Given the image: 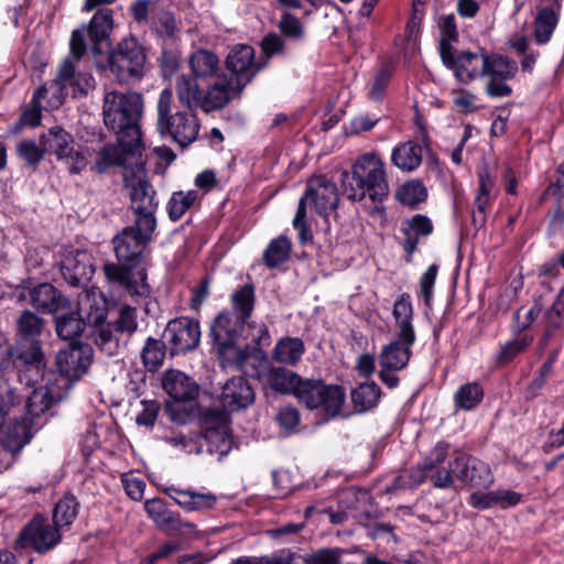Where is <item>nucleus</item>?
<instances>
[{
  "mask_svg": "<svg viewBox=\"0 0 564 564\" xmlns=\"http://www.w3.org/2000/svg\"><path fill=\"white\" fill-rule=\"evenodd\" d=\"M449 446L437 443L430 454L410 471V478L419 485L430 478L437 488L454 487L455 479L476 488H488L494 477L484 462L464 453H457L445 466Z\"/></svg>",
  "mask_w": 564,
  "mask_h": 564,
  "instance_id": "obj_1",
  "label": "nucleus"
},
{
  "mask_svg": "<svg viewBox=\"0 0 564 564\" xmlns=\"http://www.w3.org/2000/svg\"><path fill=\"white\" fill-rule=\"evenodd\" d=\"M147 245L138 232L126 228L113 239L118 263L104 265L108 282L118 285L131 296H148L151 292L145 268L142 265Z\"/></svg>",
  "mask_w": 564,
  "mask_h": 564,
  "instance_id": "obj_2",
  "label": "nucleus"
},
{
  "mask_svg": "<svg viewBox=\"0 0 564 564\" xmlns=\"http://www.w3.org/2000/svg\"><path fill=\"white\" fill-rule=\"evenodd\" d=\"M343 188L348 199L361 202L368 197L373 204L372 215L384 217L382 202L389 195L386 163L376 152L360 155L352 164L351 173L344 174Z\"/></svg>",
  "mask_w": 564,
  "mask_h": 564,
  "instance_id": "obj_3",
  "label": "nucleus"
},
{
  "mask_svg": "<svg viewBox=\"0 0 564 564\" xmlns=\"http://www.w3.org/2000/svg\"><path fill=\"white\" fill-rule=\"evenodd\" d=\"M13 392L7 383L0 384V448L6 456L19 453L32 440L34 417L50 406L47 392L34 390L28 400V415L21 419L8 420L7 405L13 403Z\"/></svg>",
  "mask_w": 564,
  "mask_h": 564,
  "instance_id": "obj_4",
  "label": "nucleus"
},
{
  "mask_svg": "<svg viewBox=\"0 0 564 564\" xmlns=\"http://www.w3.org/2000/svg\"><path fill=\"white\" fill-rule=\"evenodd\" d=\"M142 113V96L138 93L106 91L102 117L106 127L118 134V141L128 150L141 143L138 121Z\"/></svg>",
  "mask_w": 564,
  "mask_h": 564,
  "instance_id": "obj_5",
  "label": "nucleus"
},
{
  "mask_svg": "<svg viewBox=\"0 0 564 564\" xmlns=\"http://www.w3.org/2000/svg\"><path fill=\"white\" fill-rule=\"evenodd\" d=\"M392 315L395 323L397 339L386 345L380 355L381 368L391 371L403 369L411 358V347L416 340L413 325L414 310L411 296L403 293L393 305Z\"/></svg>",
  "mask_w": 564,
  "mask_h": 564,
  "instance_id": "obj_6",
  "label": "nucleus"
},
{
  "mask_svg": "<svg viewBox=\"0 0 564 564\" xmlns=\"http://www.w3.org/2000/svg\"><path fill=\"white\" fill-rule=\"evenodd\" d=\"M85 52L83 31H73L70 54L62 64L57 77L48 85L51 88L50 107L58 108L68 94L85 95L95 88V79L89 73L77 72V63Z\"/></svg>",
  "mask_w": 564,
  "mask_h": 564,
  "instance_id": "obj_7",
  "label": "nucleus"
},
{
  "mask_svg": "<svg viewBox=\"0 0 564 564\" xmlns=\"http://www.w3.org/2000/svg\"><path fill=\"white\" fill-rule=\"evenodd\" d=\"M173 91L164 88L158 100V129L162 135H169L181 147H186L196 140L199 123L194 110H178L171 113Z\"/></svg>",
  "mask_w": 564,
  "mask_h": 564,
  "instance_id": "obj_8",
  "label": "nucleus"
},
{
  "mask_svg": "<svg viewBox=\"0 0 564 564\" xmlns=\"http://www.w3.org/2000/svg\"><path fill=\"white\" fill-rule=\"evenodd\" d=\"M338 202L337 186L326 176L319 175L308 181L305 195L300 199L293 219V226L299 231V238L302 242L310 239V231L305 224L306 205H311L319 215H327L337 208Z\"/></svg>",
  "mask_w": 564,
  "mask_h": 564,
  "instance_id": "obj_9",
  "label": "nucleus"
},
{
  "mask_svg": "<svg viewBox=\"0 0 564 564\" xmlns=\"http://www.w3.org/2000/svg\"><path fill=\"white\" fill-rule=\"evenodd\" d=\"M44 321L31 311H23L17 321V360L40 371L45 366L41 336Z\"/></svg>",
  "mask_w": 564,
  "mask_h": 564,
  "instance_id": "obj_10",
  "label": "nucleus"
},
{
  "mask_svg": "<svg viewBox=\"0 0 564 564\" xmlns=\"http://www.w3.org/2000/svg\"><path fill=\"white\" fill-rule=\"evenodd\" d=\"M145 53L140 43L133 39H124L116 51L111 52L107 58V66L96 59L98 69L107 67L116 76L119 83H130L140 79L145 70Z\"/></svg>",
  "mask_w": 564,
  "mask_h": 564,
  "instance_id": "obj_11",
  "label": "nucleus"
},
{
  "mask_svg": "<svg viewBox=\"0 0 564 564\" xmlns=\"http://www.w3.org/2000/svg\"><path fill=\"white\" fill-rule=\"evenodd\" d=\"M294 397L307 409H319L329 417L340 414L345 402V393L339 386L312 378H302Z\"/></svg>",
  "mask_w": 564,
  "mask_h": 564,
  "instance_id": "obj_12",
  "label": "nucleus"
},
{
  "mask_svg": "<svg viewBox=\"0 0 564 564\" xmlns=\"http://www.w3.org/2000/svg\"><path fill=\"white\" fill-rule=\"evenodd\" d=\"M440 54L443 64L453 70L455 78L460 84H468L482 77L484 66L486 65V54L482 52L463 51L457 53L449 42L441 40Z\"/></svg>",
  "mask_w": 564,
  "mask_h": 564,
  "instance_id": "obj_13",
  "label": "nucleus"
},
{
  "mask_svg": "<svg viewBox=\"0 0 564 564\" xmlns=\"http://www.w3.org/2000/svg\"><path fill=\"white\" fill-rule=\"evenodd\" d=\"M485 64L482 77L487 78L486 93L488 96L492 98L510 96L512 89L507 82L516 76L517 63L500 54H486Z\"/></svg>",
  "mask_w": 564,
  "mask_h": 564,
  "instance_id": "obj_14",
  "label": "nucleus"
},
{
  "mask_svg": "<svg viewBox=\"0 0 564 564\" xmlns=\"http://www.w3.org/2000/svg\"><path fill=\"white\" fill-rule=\"evenodd\" d=\"M246 319L240 318L232 312H221L215 318L210 332L218 345L220 355L240 360L242 350L237 340L243 329Z\"/></svg>",
  "mask_w": 564,
  "mask_h": 564,
  "instance_id": "obj_15",
  "label": "nucleus"
},
{
  "mask_svg": "<svg viewBox=\"0 0 564 564\" xmlns=\"http://www.w3.org/2000/svg\"><path fill=\"white\" fill-rule=\"evenodd\" d=\"M254 376L265 387L272 391L284 394L295 395L296 389L303 377L297 372L282 366H273L263 360L256 369Z\"/></svg>",
  "mask_w": 564,
  "mask_h": 564,
  "instance_id": "obj_16",
  "label": "nucleus"
},
{
  "mask_svg": "<svg viewBox=\"0 0 564 564\" xmlns=\"http://www.w3.org/2000/svg\"><path fill=\"white\" fill-rule=\"evenodd\" d=\"M254 55L253 47L247 44L235 45L227 55L226 66L232 73L230 78L242 84V88L265 64Z\"/></svg>",
  "mask_w": 564,
  "mask_h": 564,
  "instance_id": "obj_17",
  "label": "nucleus"
},
{
  "mask_svg": "<svg viewBox=\"0 0 564 564\" xmlns=\"http://www.w3.org/2000/svg\"><path fill=\"white\" fill-rule=\"evenodd\" d=\"M93 349L89 345L69 343L58 350L56 366L62 376L77 380L85 375L91 364Z\"/></svg>",
  "mask_w": 564,
  "mask_h": 564,
  "instance_id": "obj_18",
  "label": "nucleus"
},
{
  "mask_svg": "<svg viewBox=\"0 0 564 564\" xmlns=\"http://www.w3.org/2000/svg\"><path fill=\"white\" fill-rule=\"evenodd\" d=\"M126 187L130 191L129 196L134 212L156 209L158 203L154 200V191L150 185L145 170L137 164L132 169H126L123 173Z\"/></svg>",
  "mask_w": 564,
  "mask_h": 564,
  "instance_id": "obj_19",
  "label": "nucleus"
},
{
  "mask_svg": "<svg viewBox=\"0 0 564 564\" xmlns=\"http://www.w3.org/2000/svg\"><path fill=\"white\" fill-rule=\"evenodd\" d=\"M164 334L174 354L186 352L199 344V323L189 317H178L169 322Z\"/></svg>",
  "mask_w": 564,
  "mask_h": 564,
  "instance_id": "obj_20",
  "label": "nucleus"
},
{
  "mask_svg": "<svg viewBox=\"0 0 564 564\" xmlns=\"http://www.w3.org/2000/svg\"><path fill=\"white\" fill-rule=\"evenodd\" d=\"M112 12L109 9L98 10L87 28L79 29L83 31V40L87 34L90 43L91 53L97 58L107 53L110 47L109 35L112 30ZM86 45V43L84 42Z\"/></svg>",
  "mask_w": 564,
  "mask_h": 564,
  "instance_id": "obj_21",
  "label": "nucleus"
},
{
  "mask_svg": "<svg viewBox=\"0 0 564 564\" xmlns=\"http://www.w3.org/2000/svg\"><path fill=\"white\" fill-rule=\"evenodd\" d=\"M61 271L70 285H82L94 274L93 257L86 250H69L61 261Z\"/></svg>",
  "mask_w": 564,
  "mask_h": 564,
  "instance_id": "obj_22",
  "label": "nucleus"
},
{
  "mask_svg": "<svg viewBox=\"0 0 564 564\" xmlns=\"http://www.w3.org/2000/svg\"><path fill=\"white\" fill-rule=\"evenodd\" d=\"M30 302L37 311L54 315L70 308L69 301L50 283L34 286L30 291Z\"/></svg>",
  "mask_w": 564,
  "mask_h": 564,
  "instance_id": "obj_23",
  "label": "nucleus"
},
{
  "mask_svg": "<svg viewBox=\"0 0 564 564\" xmlns=\"http://www.w3.org/2000/svg\"><path fill=\"white\" fill-rule=\"evenodd\" d=\"M203 438L210 454H218L219 458L226 456L232 447V438L229 433L226 416L219 414L215 422L207 417L205 420Z\"/></svg>",
  "mask_w": 564,
  "mask_h": 564,
  "instance_id": "obj_24",
  "label": "nucleus"
},
{
  "mask_svg": "<svg viewBox=\"0 0 564 564\" xmlns=\"http://www.w3.org/2000/svg\"><path fill=\"white\" fill-rule=\"evenodd\" d=\"M162 388L175 402L193 401L199 392L198 384L191 377L174 369L163 373Z\"/></svg>",
  "mask_w": 564,
  "mask_h": 564,
  "instance_id": "obj_25",
  "label": "nucleus"
},
{
  "mask_svg": "<svg viewBox=\"0 0 564 564\" xmlns=\"http://www.w3.org/2000/svg\"><path fill=\"white\" fill-rule=\"evenodd\" d=\"M242 89V84H237L232 78L217 76L215 83L202 94L200 108L206 112L220 109L229 102L231 94H239Z\"/></svg>",
  "mask_w": 564,
  "mask_h": 564,
  "instance_id": "obj_26",
  "label": "nucleus"
},
{
  "mask_svg": "<svg viewBox=\"0 0 564 564\" xmlns=\"http://www.w3.org/2000/svg\"><path fill=\"white\" fill-rule=\"evenodd\" d=\"M253 399V390L243 377L231 378L223 387L221 403L227 411L247 408Z\"/></svg>",
  "mask_w": 564,
  "mask_h": 564,
  "instance_id": "obj_27",
  "label": "nucleus"
},
{
  "mask_svg": "<svg viewBox=\"0 0 564 564\" xmlns=\"http://www.w3.org/2000/svg\"><path fill=\"white\" fill-rule=\"evenodd\" d=\"M76 315L85 323L99 325L107 316L105 300L95 291H84L78 295Z\"/></svg>",
  "mask_w": 564,
  "mask_h": 564,
  "instance_id": "obj_28",
  "label": "nucleus"
},
{
  "mask_svg": "<svg viewBox=\"0 0 564 564\" xmlns=\"http://www.w3.org/2000/svg\"><path fill=\"white\" fill-rule=\"evenodd\" d=\"M305 354L304 341L300 337L284 336L280 338L271 352V359L280 366L295 367Z\"/></svg>",
  "mask_w": 564,
  "mask_h": 564,
  "instance_id": "obj_29",
  "label": "nucleus"
},
{
  "mask_svg": "<svg viewBox=\"0 0 564 564\" xmlns=\"http://www.w3.org/2000/svg\"><path fill=\"white\" fill-rule=\"evenodd\" d=\"M59 531H21L17 549L45 553L61 542Z\"/></svg>",
  "mask_w": 564,
  "mask_h": 564,
  "instance_id": "obj_30",
  "label": "nucleus"
},
{
  "mask_svg": "<svg viewBox=\"0 0 564 564\" xmlns=\"http://www.w3.org/2000/svg\"><path fill=\"white\" fill-rule=\"evenodd\" d=\"M165 492L186 511L209 509L214 507L217 501L216 496L210 492H198L177 488H169Z\"/></svg>",
  "mask_w": 564,
  "mask_h": 564,
  "instance_id": "obj_31",
  "label": "nucleus"
},
{
  "mask_svg": "<svg viewBox=\"0 0 564 564\" xmlns=\"http://www.w3.org/2000/svg\"><path fill=\"white\" fill-rule=\"evenodd\" d=\"M401 231L404 236V250L412 253L416 249L420 238L432 234L433 224L427 216L417 214L403 221Z\"/></svg>",
  "mask_w": 564,
  "mask_h": 564,
  "instance_id": "obj_32",
  "label": "nucleus"
},
{
  "mask_svg": "<svg viewBox=\"0 0 564 564\" xmlns=\"http://www.w3.org/2000/svg\"><path fill=\"white\" fill-rule=\"evenodd\" d=\"M423 148L414 142L406 141L398 144L391 153V163L402 172L411 173L422 163Z\"/></svg>",
  "mask_w": 564,
  "mask_h": 564,
  "instance_id": "obj_33",
  "label": "nucleus"
},
{
  "mask_svg": "<svg viewBox=\"0 0 564 564\" xmlns=\"http://www.w3.org/2000/svg\"><path fill=\"white\" fill-rule=\"evenodd\" d=\"M73 137L61 127H53L40 137V144L45 154H53L57 160H64L73 145Z\"/></svg>",
  "mask_w": 564,
  "mask_h": 564,
  "instance_id": "obj_34",
  "label": "nucleus"
},
{
  "mask_svg": "<svg viewBox=\"0 0 564 564\" xmlns=\"http://www.w3.org/2000/svg\"><path fill=\"white\" fill-rule=\"evenodd\" d=\"M188 66L192 76L203 80L215 77L220 68L217 55L205 48H198L189 55Z\"/></svg>",
  "mask_w": 564,
  "mask_h": 564,
  "instance_id": "obj_35",
  "label": "nucleus"
},
{
  "mask_svg": "<svg viewBox=\"0 0 564 564\" xmlns=\"http://www.w3.org/2000/svg\"><path fill=\"white\" fill-rule=\"evenodd\" d=\"M175 91L178 102L188 110L200 108L202 90L197 79L189 74H182L175 78Z\"/></svg>",
  "mask_w": 564,
  "mask_h": 564,
  "instance_id": "obj_36",
  "label": "nucleus"
},
{
  "mask_svg": "<svg viewBox=\"0 0 564 564\" xmlns=\"http://www.w3.org/2000/svg\"><path fill=\"white\" fill-rule=\"evenodd\" d=\"M304 517L307 525H338L347 519V513L318 501L305 508Z\"/></svg>",
  "mask_w": 564,
  "mask_h": 564,
  "instance_id": "obj_37",
  "label": "nucleus"
},
{
  "mask_svg": "<svg viewBox=\"0 0 564 564\" xmlns=\"http://www.w3.org/2000/svg\"><path fill=\"white\" fill-rule=\"evenodd\" d=\"M544 340L555 336L564 327V286L560 290L553 304L545 311Z\"/></svg>",
  "mask_w": 564,
  "mask_h": 564,
  "instance_id": "obj_38",
  "label": "nucleus"
},
{
  "mask_svg": "<svg viewBox=\"0 0 564 564\" xmlns=\"http://www.w3.org/2000/svg\"><path fill=\"white\" fill-rule=\"evenodd\" d=\"M144 509L156 525H166L170 529H177L181 525L180 516L167 509L165 502L160 498L147 500Z\"/></svg>",
  "mask_w": 564,
  "mask_h": 564,
  "instance_id": "obj_39",
  "label": "nucleus"
},
{
  "mask_svg": "<svg viewBox=\"0 0 564 564\" xmlns=\"http://www.w3.org/2000/svg\"><path fill=\"white\" fill-rule=\"evenodd\" d=\"M119 145L108 144L105 145L99 152V160L96 162L95 169L102 173L110 166H120L126 162L127 154H137L140 145L133 150L128 151L120 141Z\"/></svg>",
  "mask_w": 564,
  "mask_h": 564,
  "instance_id": "obj_40",
  "label": "nucleus"
},
{
  "mask_svg": "<svg viewBox=\"0 0 564 564\" xmlns=\"http://www.w3.org/2000/svg\"><path fill=\"white\" fill-rule=\"evenodd\" d=\"M70 310L72 307L55 315V326L58 337L64 340H69L70 343H76L75 338L83 332L84 322L76 313L70 312Z\"/></svg>",
  "mask_w": 564,
  "mask_h": 564,
  "instance_id": "obj_41",
  "label": "nucleus"
},
{
  "mask_svg": "<svg viewBox=\"0 0 564 564\" xmlns=\"http://www.w3.org/2000/svg\"><path fill=\"white\" fill-rule=\"evenodd\" d=\"M484 398V390L477 382H468L460 386L454 394L455 406L458 410L470 411L475 409Z\"/></svg>",
  "mask_w": 564,
  "mask_h": 564,
  "instance_id": "obj_42",
  "label": "nucleus"
},
{
  "mask_svg": "<svg viewBox=\"0 0 564 564\" xmlns=\"http://www.w3.org/2000/svg\"><path fill=\"white\" fill-rule=\"evenodd\" d=\"M291 252V241L285 236L273 239L263 252V260L268 268H276L284 263Z\"/></svg>",
  "mask_w": 564,
  "mask_h": 564,
  "instance_id": "obj_43",
  "label": "nucleus"
},
{
  "mask_svg": "<svg viewBox=\"0 0 564 564\" xmlns=\"http://www.w3.org/2000/svg\"><path fill=\"white\" fill-rule=\"evenodd\" d=\"M47 95L51 96V88L46 85L39 87L32 97L31 107L26 109L21 116V122L25 126L36 127L41 122L42 109L50 108L48 101L46 105L42 104ZM51 109H53L51 107Z\"/></svg>",
  "mask_w": 564,
  "mask_h": 564,
  "instance_id": "obj_44",
  "label": "nucleus"
},
{
  "mask_svg": "<svg viewBox=\"0 0 564 564\" xmlns=\"http://www.w3.org/2000/svg\"><path fill=\"white\" fill-rule=\"evenodd\" d=\"M380 388L375 382L360 384L351 392V400L358 412H365L377 405Z\"/></svg>",
  "mask_w": 564,
  "mask_h": 564,
  "instance_id": "obj_45",
  "label": "nucleus"
},
{
  "mask_svg": "<svg viewBox=\"0 0 564 564\" xmlns=\"http://www.w3.org/2000/svg\"><path fill=\"white\" fill-rule=\"evenodd\" d=\"M494 187V182L488 173L484 170L479 173V188L478 194L475 197L476 210L474 212L473 218L475 223L485 221V212L490 202V193Z\"/></svg>",
  "mask_w": 564,
  "mask_h": 564,
  "instance_id": "obj_46",
  "label": "nucleus"
},
{
  "mask_svg": "<svg viewBox=\"0 0 564 564\" xmlns=\"http://www.w3.org/2000/svg\"><path fill=\"white\" fill-rule=\"evenodd\" d=\"M557 24V15L553 9L543 8L534 20V39L539 44L546 43Z\"/></svg>",
  "mask_w": 564,
  "mask_h": 564,
  "instance_id": "obj_47",
  "label": "nucleus"
},
{
  "mask_svg": "<svg viewBox=\"0 0 564 564\" xmlns=\"http://www.w3.org/2000/svg\"><path fill=\"white\" fill-rule=\"evenodd\" d=\"M231 304L236 315L248 321L254 306V288L246 284L231 294Z\"/></svg>",
  "mask_w": 564,
  "mask_h": 564,
  "instance_id": "obj_48",
  "label": "nucleus"
},
{
  "mask_svg": "<svg viewBox=\"0 0 564 564\" xmlns=\"http://www.w3.org/2000/svg\"><path fill=\"white\" fill-rule=\"evenodd\" d=\"M427 192L422 182L412 180L402 184L397 193V199L405 206L414 207L426 199Z\"/></svg>",
  "mask_w": 564,
  "mask_h": 564,
  "instance_id": "obj_49",
  "label": "nucleus"
},
{
  "mask_svg": "<svg viewBox=\"0 0 564 564\" xmlns=\"http://www.w3.org/2000/svg\"><path fill=\"white\" fill-rule=\"evenodd\" d=\"M78 502L74 496H65L55 506L53 521L56 529L70 525L78 513Z\"/></svg>",
  "mask_w": 564,
  "mask_h": 564,
  "instance_id": "obj_50",
  "label": "nucleus"
},
{
  "mask_svg": "<svg viewBox=\"0 0 564 564\" xmlns=\"http://www.w3.org/2000/svg\"><path fill=\"white\" fill-rule=\"evenodd\" d=\"M543 310L542 299L538 297L531 305L520 307L513 315L512 330L521 333L529 328Z\"/></svg>",
  "mask_w": 564,
  "mask_h": 564,
  "instance_id": "obj_51",
  "label": "nucleus"
},
{
  "mask_svg": "<svg viewBox=\"0 0 564 564\" xmlns=\"http://www.w3.org/2000/svg\"><path fill=\"white\" fill-rule=\"evenodd\" d=\"M197 198L198 193L194 189L173 193L167 203L169 217L174 221L181 219Z\"/></svg>",
  "mask_w": 564,
  "mask_h": 564,
  "instance_id": "obj_52",
  "label": "nucleus"
},
{
  "mask_svg": "<svg viewBox=\"0 0 564 564\" xmlns=\"http://www.w3.org/2000/svg\"><path fill=\"white\" fill-rule=\"evenodd\" d=\"M141 357L149 370H156L165 357V345L162 340L149 337L142 349Z\"/></svg>",
  "mask_w": 564,
  "mask_h": 564,
  "instance_id": "obj_53",
  "label": "nucleus"
},
{
  "mask_svg": "<svg viewBox=\"0 0 564 564\" xmlns=\"http://www.w3.org/2000/svg\"><path fill=\"white\" fill-rule=\"evenodd\" d=\"M532 341L533 337L529 335H523L507 341L506 344L501 345L497 354V362L500 365L509 364Z\"/></svg>",
  "mask_w": 564,
  "mask_h": 564,
  "instance_id": "obj_54",
  "label": "nucleus"
},
{
  "mask_svg": "<svg viewBox=\"0 0 564 564\" xmlns=\"http://www.w3.org/2000/svg\"><path fill=\"white\" fill-rule=\"evenodd\" d=\"M544 199L553 202V218L562 221L564 219V174L557 176L544 193Z\"/></svg>",
  "mask_w": 564,
  "mask_h": 564,
  "instance_id": "obj_55",
  "label": "nucleus"
},
{
  "mask_svg": "<svg viewBox=\"0 0 564 564\" xmlns=\"http://www.w3.org/2000/svg\"><path fill=\"white\" fill-rule=\"evenodd\" d=\"M155 212L156 209H149V212L148 209L138 210L135 213V225L133 227H128V229H132L134 232H138V236L148 243L156 227V220L154 217Z\"/></svg>",
  "mask_w": 564,
  "mask_h": 564,
  "instance_id": "obj_56",
  "label": "nucleus"
},
{
  "mask_svg": "<svg viewBox=\"0 0 564 564\" xmlns=\"http://www.w3.org/2000/svg\"><path fill=\"white\" fill-rule=\"evenodd\" d=\"M137 310L132 306L124 305L119 310L118 318L115 326L118 332L132 334L138 328Z\"/></svg>",
  "mask_w": 564,
  "mask_h": 564,
  "instance_id": "obj_57",
  "label": "nucleus"
},
{
  "mask_svg": "<svg viewBox=\"0 0 564 564\" xmlns=\"http://www.w3.org/2000/svg\"><path fill=\"white\" fill-rule=\"evenodd\" d=\"M393 75V69L389 65H383L373 76L372 82L370 84L369 94L371 98L378 99L382 96L384 89L387 88L391 77Z\"/></svg>",
  "mask_w": 564,
  "mask_h": 564,
  "instance_id": "obj_58",
  "label": "nucleus"
},
{
  "mask_svg": "<svg viewBox=\"0 0 564 564\" xmlns=\"http://www.w3.org/2000/svg\"><path fill=\"white\" fill-rule=\"evenodd\" d=\"M279 28L283 35L293 40H300L304 35L302 23L296 17L290 13L282 15Z\"/></svg>",
  "mask_w": 564,
  "mask_h": 564,
  "instance_id": "obj_59",
  "label": "nucleus"
},
{
  "mask_svg": "<svg viewBox=\"0 0 564 564\" xmlns=\"http://www.w3.org/2000/svg\"><path fill=\"white\" fill-rule=\"evenodd\" d=\"M19 155L30 165H36L45 154L43 147L34 141H22L18 147Z\"/></svg>",
  "mask_w": 564,
  "mask_h": 564,
  "instance_id": "obj_60",
  "label": "nucleus"
},
{
  "mask_svg": "<svg viewBox=\"0 0 564 564\" xmlns=\"http://www.w3.org/2000/svg\"><path fill=\"white\" fill-rule=\"evenodd\" d=\"M437 275V265H430L420 280V296L426 305L430 304L433 296V286Z\"/></svg>",
  "mask_w": 564,
  "mask_h": 564,
  "instance_id": "obj_61",
  "label": "nucleus"
},
{
  "mask_svg": "<svg viewBox=\"0 0 564 564\" xmlns=\"http://www.w3.org/2000/svg\"><path fill=\"white\" fill-rule=\"evenodd\" d=\"M198 436L174 435L166 436L164 441L175 448H180L188 454L200 453V445L197 444Z\"/></svg>",
  "mask_w": 564,
  "mask_h": 564,
  "instance_id": "obj_62",
  "label": "nucleus"
},
{
  "mask_svg": "<svg viewBox=\"0 0 564 564\" xmlns=\"http://www.w3.org/2000/svg\"><path fill=\"white\" fill-rule=\"evenodd\" d=\"M122 485L127 495L133 500H141L143 498L145 482L131 474L122 476Z\"/></svg>",
  "mask_w": 564,
  "mask_h": 564,
  "instance_id": "obj_63",
  "label": "nucleus"
},
{
  "mask_svg": "<svg viewBox=\"0 0 564 564\" xmlns=\"http://www.w3.org/2000/svg\"><path fill=\"white\" fill-rule=\"evenodd\" d=\"M339 557L338 549H322L307 555L305 564H337Z\"/></svg>",
  "mask_w": 564,
  "mask_h": 564,
  "instance_id": "obj_64",
  "label": "nucleus"
}]
</instances>
